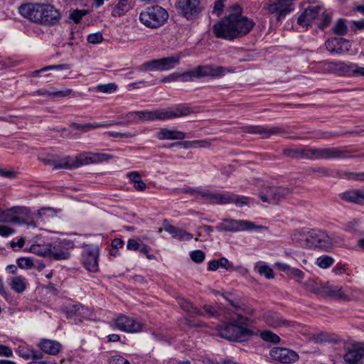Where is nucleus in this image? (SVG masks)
I'll use <instances>...</instances> for the list:
<instances>
[{
  "mask_svg": "<svg viewBox=\"0 0 364 364\" xmlns=\"http://www.w3.org/2000/svg\"><path fill=\"white\" fill-rule=\"evenodd\" d=\"M136 70L140 72L160 71L159 59H154L144 62Z\"/></svg>",
  "mask_w": 364,
  "mask_h": 364,
  "instance_id": "36",
  "label": "nucleus"
},
{
  "mask_svg": "<svg viewBox=\"0 0 364 364\" xmlns=\"http://www.w3.org/2000/svg\"><path fill=\"white\" fill-rule=\"evenodd\" d=\"M264 322L271 328L291 327L296 328L299 325L294 322L284 319L279 314L274 311H268L263 316Z\"/></svg>",
  "mask_w": 364,
  "mask_h": 364,
  "instance_id": "18",
  "label": "nucleus"
},
{
  "mask_svg": "<svg viewBox=\"0 0 364 364\" xmlns=\"http://www.w3.org/2000/svg\"><path fill=\"white\" fill-rule=\"evenodd\" d=\"M311 291L315 294L326 293L330 296L343 300H348L350 299L349 296L343 290V287L338 285L327 284L325 286L318 287L317 284H316L315 287L312 288Z\"/></svg>",
  "mask_w": 364,
  "mask_h": 364,
  "instance_id": "21",
  "label": "nucleus"
},
{
  "mask_svg": "<svg viewBox=\"0 0 364 364\" xmlns=\"http://www.w3.org/2000/svg\"><path fill=\"white\" fill-rule=\"evenodd\" d=\"M275 187H269L266 189L265 193H261L259 198L263 202L275 204V196L274 193Z\"/></svg>",
  "mask_w": 364,
  "mask_h": 364,
  "instance_id": "42",
  "label": "nucleus"
},
{
  "mask_svg": "<svg viewBox=\"0 0 364 364\" xmlns=\"http://www.w3.org/2000/svg\"><path fill=\"white\" fill-rule=\"evenodd\" d=\"M334 33L343 36L347 33V26L343 19H339L333 28Z\"/></svg>",
  "mask_w": 364,
  "mask_h": 364,
  "instance_id": "48",
  "label": "nucleus"
},
{
  "mask_svg": "<svg viewBox=\"0 0 364 364\" xmlns=\"http://www.w3.org/2000/svg\"><path fill=\"white\" fill-rule=\"evenodd\" d=\"M165 230L170 233L173 237L179 240L188 241L193 238V235L182 229L178 228L173 225H168L165 228Z\"/></svg>",
  "mask_w": 364,
  "mask_h": 364,
  "instance_id": "30",
  "label": "nucleus"
},
{
  "mask_svg": "<svg viewBox=\"0 0 364 364\" xmlns=\"http://www.w3.org/2000/svg\"><path fill=\"white\" fill-rule=\"evenodd\" d=\"M190 257L193 262L201 263L204 261L205 255L202 250H193L190 252Z\"/></svg>",
  "mask_w": 364,
  "mask_h": 364,
  "instance_id": "53",
  "label": "nucleus"
},
{
  "mask_svg": "<svg viewBox=\"0 0 364 364\" xmlns=\"http://www.w3.org/2000/svg\"><path fill=\"white\" fill-rule=\"evenodd\" d=\"M346 177L349 180H353V181H364V172H360V173H347Z\"/></svg>",
  "mask_w": 364,
  "mask_h": 364,
  "instance_id": "62",
  "label": "nucleus"
},
{
  "mask_svg": "<svg viewBox=\"0 0 364 364\" xmlns=\"http://www.w3.org/2000/svg\"><path fill=\"white\" fill-rule=\"evenodd\" d=\"M20 14L32 22L50 26L58 23L61 14L53 5L25 4L18 8Z\"/></svg>",
  "mask_w": 364,
  "mask_h": 364,
  "instance_id": "3",
  "label": "nucleus"
},
{
  "mask_svg": "<svg viewBox=\"0 0 364 364\" xmlns=\"http://www.w3.org/2000/svg\"><path fill=\"white\" fill-rule=\"evenodd\" d=\"M114 327L119 331L126 333H138L143 330V323L137 319L125 316L119 315L113 320Z\"/></svg>",
  "mask_w": 364,
  "mask_h": 364,
  "instance_id": "11",
  "label": "nucleus"
},
{
  "mask_svg": "<svg viewBox=\"0 0 364 364\" xmlns=\"http://www.w3.org/2000/svg\"><path fill=\"white\" fill-rule=\"evenodd\" d=\"M38 346L45 353L52 355H58L62 348L60 343L47 338L41 339Z\"/></svg>",
  "mask_w": 364,
  "mask_h": 364,
  "instance_id": "25",
  "label": "nucleus"
},
{
  "mask_svg": "<svg viewBox=\"0 0 364 364\" xmlns=\"http://www.w3.org/2000/svg\"><path fill=\"white\" fill-rule=\"evenodd\" d=\"M58 243L60 245V247H63L65 250L69 251L70 249L74 248L75 244L74 242L68 239H63L60 240Z\"/></svg>",
  "mask_w": 364,
  "mask_h": 364,
  "instance_id": "61",
  "label": "nucleus"
},
{
  "mask_svg": "<svg viewBox=\"0 0 364 364\" xmlns=\"http://www.w3.org/2000/svg\"><path fill=\"white\" fill-rule=\"evenodd\" d=\"M179 80L183 82H191L196 78L195 70H191L183 73H178Z\"/></svg>",
  "mask_w": 364,
  "mask_h": 364,
  "instance_id": "50",
  "label": "nucleus"
},
{
  "mask_svg": "<svg viewBox=\"0 0 364 364\" xmlns=\"http://www.w3.org/2000/svg\"><path fill=\"white\" fill-rule=\"evenodd\" d=\"M252 19L241 14H230L213 26V33L217 38L232 41L241 38L253 28Z\"/></svg>",
  "mask_w": 364,
  "mask_h": 364,
  "instance_id": "1",
  "label": "nucleus"
},
{
  "mask_svg": "<svg viewBox=\"0 0 364 364\" xmlns=\"http://www.w3.org/2000/svg\"><path fill=\"white\" fill-rule=\"evenodd\" d=\"M200 196L210 203L221 205L231 203L232 200V193L228 191L213 192L207 189L200 191Z\"/></svg>",
  "mask_w": 364,
  "mask_h": 364,
  "instance_id": "19",
  "label": "nucleus"
},
{
  "mask_svg": "<svg viewBox=\"0 0 364 364\" xmlns=\"http://www.w3.org/2000/svg\"><path fill=\"white\" fill-rule=\"evenodd\" d=\"M28 215H30V210L26 208L15 207L7 210L0 209V223L26 224L36 228V223L32 219H29Z\"/></svg>",
  "mask_w": 364,
  "mask_h": 364,
  "instance_id": "8",
  "label": "nucleus"
},
{
  "mask_svg": "<svg viewBox=\"0 0 364 364\" xmlns=\"http://www.w3.org/2000/svg\"><path fill=\"white\" fill-rule=\"evenodd\" d=\"M11 289L16 293H23L26 289V279L22 276H15L9 281Z\"/></svg>",
  "mask_w": 364,
  "mask_h": 364,
  "instance_id": "33",
  "label": "nucleus"
},
{
  "mask_svg": "<svg viewBox=\"0 0 364 364\" xmlns=\"http://www.w3.org/2000/svg\"><path fill=\"white\" fill-rule=\"evenodd\" d=\"M330 67L333 66L336 68L346 72H352L354 75L364 76V67H360L356 63H350L348 64L343 62L330 63Z\"/></svg>",
  "mask_w": 364,
  "mask_h": 364,
  "instance_id": "27",
  "label": "nucleus"
},
{
  "mask_svg": "<svg viewBox=\"0 0 364 364\" xmlns=\"http://www.w3.org/2000/svg\"><path fill=\"white\" fill-rule=\"evenodd\" d=\"M179 56H168L159 58L160 71L168 70L174 68L180 63Z\"/></svg>",
  "mask_w": 364,
  "mask_h": 364,
  "instance_id": "32",
  "label": "nucleus"
},
{
  "mask_svg": "<svg viewBox=\"0 0 364 364\" xmlns=\"http://www.w3.org/2000/svg\"><path fill=\"white\" fill-rule=\"evenodd\" d=\"M102 122H93L86 124L73 123L71 127L74 129L82 130L83 132H89L92 129L102 128Z\"/></svg>",
  "mask_w": 364,
  "mask_h": 364,
  "instance_id": "39",
  "label": "nucleus"
},
{
  "mask_svg": "<svg viewBox=\"0 0 364 364\" xmlns=\"http://www.w3.org/2000/svg\"><path fill=\"white\" fill-rule=\"evenodd\" d=\"M294 9L291 4H283L280 1L272 3L268 5L267 10L268 13L277 15V21H282L287 14Z\"/></svg>",
  "mask_w": 364,
  "mask_h": 364,
  "instance_id": "24",
  "label": "nucleus"
},
{
  "mask_svg": "<svg viewBox=\"0 0 364 364\" xmlns=\"http://www.w3.org/2000/svg\"><path fill=\"white\" fill-rule=\"evenodd\" d=\"M177 8L188 20L196 18L203 9L200 0H177Z\"/></svg>",
  "mask_w": 364,
  "mask_h": 364,
  "instance_id": "13",
  "label": "nucleus"
},
{
  "mask_svg": "<svg viewBox=\"0 0 364 364\" xmlns=\"http://www.w3.org/2000/svg\"><path fill=\"white\" fill-rule=\"evenodd\" d=\"M203 308L205 313L210 317H218L220 315V313L215 306L211 305H205Z\"/></svg>",
  "mask_w": 364,
  "mask_h": 364,
  "instance_id": "63",
  "label": "nucleus"
},
{
  "mask_svg": "<svg viewBox=\"0 0 364 364\" xmlns=\"http://www.w3.org/2000/svg\"><path fill=\"white\" fill-rule=\"evenodd\" d=\"M342 200L355 204L364 203V189H351L340 194Z\"/></svg>",
  "mask_w": 364,
  "mask_h": 364,
  "instance_id": "26",
  "label": "nucleus"
},
{
  "mask_svg": "<svg viewBox=\"0 0 364 364\" xmlns=\"http://www.w3.org/2000/svg\"><path fill=\"white\" fill-rule=\"evenodd\" d=\"M16 353L24 360H29L32 357V353H33V348L23 343L20 344L18 347L16 349Z\"/></svg>",
  "mask_w": 364,
  "mask_h": 364,
  "instance_id": "38",
  "label": "nucleus"
},
{
  "mask_svg": "<svg viewBox=\"0 0 364 364\" xmlns=\"http://www.w3.org/2000/svg\"><path fill=\"white\" fill-rule=\"evenodd\" d=\"M292 240L301 247L325 252L331 250L328 234L322 230L311 229L306 232L295 230L292 235Z\"/></svg>",
  "mask_w": 364,
  "mask_h": 364,
  "instance_id": "5",
  "label": "nucleus"
},
{
  "mask_svg": "<svg viewBox=\"0 0 364 364\" xmlns=\"http://www.w3.org/2000/svg\"><path fill=\"white\" fill-rule=\"evenodd\" d=\"M255 269L259 274L264 275L267 279H272L274 277L273 269L266 264L257 263Z\"/></svg>",
  "mask_w": 364,
  "mask_h": 364,
  "instance_id": "41",
  "label": "nucleus"
},
{
  "mask_svg": "<svg viewBox=\"0 0 364 364\" xmlns=\"http://www.w3.org/2000/svg\"><path fill=\"white\" fill-rule=\"evenodd\" d=\"M50 164L53 166L54 169L65 168L73 169L75 168L73 158L71 156H66L50 161Z\"/></svg>",
  "mask_w": 364,
  "mask_h": 364,
  "instance_id": "34",
  "label": "nucleus"
},
{
  "mask_svg": "<svg viewBox=\"0 0 364 364\" xmlns=\"http://www.w3.org/2000/svg\"><path fill=\"white\" fill-rule=\"evenodd\" d=\"M215 228L219 232H244L258 231L264 229L262 225H257L253 222L245 220L223 219Z\"/></svg>",
  "mask_w": 364,
  "mask_h": 364,
  "instance_id": "9",
  "label": "nucleus"
},
{
  "mask_svg": "<svg viewBox=\"0 0 364 364\" xmlns=\"http://www.w3.org/2000/svg\"><path fill=\"white\" fill-rule=\"evenodd\" d=\"M99 247L97 245H87L84 247L82 255V263L90 272H95L98 269Z\"/></svg>",
  "mask_w": 364,
  "mask_h": 364,
  "instance_id": "14",
  "label": "nucleus"
},
{
  "mask_svg": "<svg viewBox=\"0 0 364 364\" xmlns=\"http://www.w3.org/2000/svg\"><path fill=\"white\" fill-rule=\"evenodd\" d=\"M218 262L219 268H223L225 270H236L233 264L225 257H220L218 259Z\"/></svg>",
  "mask_w": 364,
  "mask_h": 364,
  "instance_id": "57",
  "label": "nucleus"
},
{
  "mask_svg": "<svg viewBox=\"0 0 364 364\" xmlns=\"http://www.w3.org/2000/svg\"><path fill=\"white\" fill-rule=\"evenodd\" d=\"M70 68L69 65L68 64H59V65H48L42 68L40 70H34L31 73L32 77H38L39 74L43 72L52 70H68Z\"/></svg>",
  "mask_w": 364,
  "mask_h": 364,
  "instance_id": "40",
  "label": "nucleus"
},
{
  "mask_svg": "<svg viewBox=\"0 0 364 364\" xmlns=\"http://www.w3.org/2000/svg\"><path fill=\"white\" fill-rule=\"evenodd\" d=\"M272 359L284 364L295 363L299 360V355L294 350L286 348L274 347L269 351Z\"/></svg>",
  "mask_w": 364,
  "mask_h": 364,
  "instance_id": "16",
  "label": "nucleus"
},
{
  "mask_svg": "<svg viewBox=\"0 0 364 364\" xmlns=\"http://www.w3.org/2000/svg\"><path fill=\"white\" fill-rule=\"evenodd\" d=\"M159 140H182L186 138V134L181 131L162 128L156 134Z\"/></svg>",
  "mask_w": 364,
  "mask_h": 364,
  "instance_id": "28",
  "label": "nucleus"
},
{
  "mask_svg": "<svg viewBox=\"0 0 364 364\" xmlns=\"http://www.w3.org/2000/svg\"><path fill=\"white\" fill-rule=\"evenodd\" d=\"M364 347L359 343H352L346 348L343 364H364Z\"/></svg>",
  "mask_w": 364,
  "mask_h": 364,
  "instance_id": "15",
  "label": "nucleus"
},
{
  "mask_svg": "<svg viewBox=\"0 0 364 364\" xmlns=\"http://www.w3.org/2000/svg\"><path fill=\"white\" fill-rule=\"evenodd\" d=\"M309 16L312 22L315 21L318 27L322 30L328 27L331 21V16L320 6H309L304 10V16Z\"/></svg>",
  "mask_w": 364,
  "mask_h": 364,
  "instance_id": "10",
  "label": "nucleus"
},
{
  "mask_svg": "<svg viewBox=\"0 0 364 364\" xmlns=\"http://www.w3.org/2000/svg\"><path fill=\"white\" fill-rule=\"evenodd\" d=\"M283 154L292 159L309 160L344 159L351 157L350 151L344 147L284 149Z\"/></svg>",
  "mask_w": 364,
  "mask_h": 364,
  "instance_id": "2",
  "label": "nucleus"
},
{
  "mask_svg": "<svg viewBox=\"0 0 364 364\" xmlns=\"http://www.w3.org/2000/svg\"><path fill=\"white\" fill-rule=\"evenodd\" d=\"M191 112V107L186 104H179L174 107L145 110L144 121H165L174 118L186 117Z\"/></svg>",
  "mask_w": 364,
  "mask_h": 364,
  "instance_id": "7",
  "label": "nucleus"
},
{
  "mask_svg": "<svg viewBox=\"0 0 364 364\" xmlns=\"http://www.w3.org/2000/svg\"><path fill=\"white\" fill-rule=\"evenodd\" d=\"M132 8L131 0H119L112 11L113 16H122Z\"/></svg>",
  "mask_w": 364,
  "mask_h": 364,
  "instance_id": "31",
  "label": "nucleus"
},
{
  "mask_svg": "<svg viewBox=\"0 0 364 364\" xmlns=\"http://www.w3.org/2000/svg\"><path fill=\"white\" fill-rule=\"evenodd\" d=\"M311 340L316 343H323L331 341V336L325 332L314 334L311 336Z\"/></svg>",
  "mask_w": 364,
  "mask_h": 364,
  "instance_id": "47",
  "label": "nucleus"
},
{
  "mask_svg": "<svg viewBox=\"0 0 364 364\" xmlns=\"http://www.w3.org/2000/svg\"><path fill=\"white\" fill-rule=\"evenodd\" d=\"M181 307L186 311L191 312L198 315H203V313L196 307L193 306L192 304L188 301L182 299L178 301Z\"/></svg>",
  "mask_w": 364,
  "mask_h": 364,
  "instance_id": "43",
  "label": "nucleus"
},
{
  "mask_svg": "<svg viewBox=\"0 0 364 364\" xmlns=\"http://www.w3.org/2000/svg\"><path fill=\"white\" fill-rule=\"evenodd\" d=\"M274 198H275V204L277 203L280 200L284 198L286 196L290 193V189L288 188L279 186L275 187L274 190Z\"/></svg>",
  "mask_w": 364,
  "mask_h": 364,
  "instance_id": "46",
  "label": "nucleus"
},
{
  "mask_svg": "<svg viewBox=\"0 0 364 364\" xmlns=\"http://www.w3.org/2000/svg\"><path fill=\"white\" fill-rule=\"evenodd\" d=\"M196 78L203 77H218L225 75V69L215 65H200L194 68Z\"/></svg>",
  "mask_w": 364,
  "mask_h": 364,
  "instance_id": "22",
  "label": "nucleus"
},
{
  "mask_svg": "<svg viewBox=\"0 0 364 364\" xmlns=\"http://www.w3.org/2000/svg\"><path fill=\"white\" fill-rule=\"evenodd\" d=\"M113 156L102 153L82 152L73 158L75 168L90 164L102 163L112 159Z\"/></svg>",
  "mask_w": 364,
  "mask_h": 364,
  "instance_id": "12",
  "label": "nucleus"
},
{
  "mask_svg": "<svg viewBox=\"0 0 364 364\" xmlns=\"http://www.w3.org/2000/svg\"><path fill=\"white\" fill-rule=\"evenodd\" d=\"M96 89L97 91L103 93H113L117 90V85L115 83L98 85Z\"/></svg>",
  "mask_w": 364,
  "mask_h": 364,
  "instance_id": "51",
  "label": "nucleus"
},
{
  "mask_svg": "<svg viewBox=\"0 0 364 364\" xmlns=\"http://www.w3.org/2000/svg\"><path fill=\"white\" fill-rule=\"evenodd\" d=\"M65 314L68 318L76 317L81 322L82 318H87L91 315L88 307L77 303L66 307Z\"/></svg>",
  "mask_w": 364,
  "mask_h": 364,
  "instance_id": "23",
  "label": "nucleus"
},
{
  "mask_svg": "<svg viewBox=\"0 0 364 364\" xmlns=\"http://www.w3.org/2000/svg\"><path fill=\"white\" fill-rule=\"evenodd\" d=\"M334 262V259L328 255H322L317 258L316 264L321 268L327 269Z\"/></svg>",
  "mask_w": 364,
  "mask_h": 364,
  "instance_id": "44",
  "label": "nucleus"
},
{
  "mask_svg": "<svg viewBox=\"0 0 364 364\" xmlns=\"http://www.w3.org/2000/svg\"><path fill=\"white\" fill-rule=\"evenodd\" d=\"M251 326L250 319L240 314H235L229 321L222 323L218 329L223 338L243 342L252 335Z\"/></svg>",
  "mask_w": 364,
  "mask_h": 364,
  "instance_id": "4",
  "label": "nucleus"
},
{
  "mask_svg": "<svg viewBox=\"0 0 364 364\" xmlns=\"http://www.w3.org/2000/svg\"><path fill=\"white\" fill-rule=\"evenodd\" d=\"M329 239L331 240V250L335 246V245H341L343 242V239L335 234L333 233L331 235H328Z\"/></svg>",
  "mask_w": 364,
  "mask_h": 364,
  "instance_id": "59",
  "label": "nucleus"
},
{
  "mask_svg": "<svg viewBox=\"0 0 364 364\" xmlns=\"http://www.w3.org/2000/svg\"><path fill=\"white\" fill-rule=\"evenodd\" d=\"M16 263L20 268L30 269L33 267V262L30 258L20 257L17 259Z\"/></svg>",
  "mask_w": 364,
  "mask_h": 364,
  "instance_id": "54",
  "label": "nucleus"
},
{
  "mask_svg": "<svg viewBox=\"0 0 364 364\" xmlns=\"http://www.w3.org/2000/svg\"><path fill=\"white\" fill-rule=\"evenodd\" d=\"M103 40V36L101 32L89 34L87 37V42L92 44H99L102 43Z\"/></svg>",
  "mask_w": 364,
  "mask_h": 364,
  "instance_id": "55",
  "label": "nucleus"
},
{
  "mask_svg": "<svg viewBox=\"0 0 364 364\" xmlns=\"http://www.w3.org/2000/svg\"><path fill=\"white\" fill-rule=\"evenodd\" d=\"M88 14L87 10L82 9H75L70 12V18L73 20L75 23H79L82 18L83 16H86Z\"/></svg>",
  "mask_w": 364,
  "mask_h": 364,
  "instance_id": "45",
  "label": "nucleus"
},
{
  "mask_svg": "<svg viewBox=\"0 0 364 364\" xmlns=\"http://www.w3.org/2000/svg\"><path fill=\"white\" fill-rule=\"evenodd\" d=\"M304 16V11L298 17L297 23L300 26L307 27L308 26H309L312 23V21L311 20L309 16Z\"/></svg>",
  "mask_w": 364,
  "mask_h": 364,
  "instance_id": "60",
  "label": "nucleus"
},
{
  "mask_svg": "<svg viewBox=\"0 0 364 364\" xmlns=\"http://www.w3.org/2000/svg\"><path fill=\"white\" fill-rule=\"evenodd\" d=\"M168 16V13L164 8L159 5H152L140 12L139 20L146 28L155 29L164 25Z\"/></svg>",
  "mask_w": 364,
  "mask_h": 364,
  "instance_id": "6",
  "label": "nucleus"
},
{
  "mask_svg": "<svg viewBox=\"0 0 364 364\" xmlns=\"http://www.w3.org/2000/svg\"><path fill=\"white\" fill-rule=\"evenodd\" d=\"M289 275L297 282L300 283L304 279V273L299 269L291 268L289 269Z\"/></svg>",
  "mask_w": 364,
  "mask_h": 364,
  "instance_id": "56",
  "label": "nucleus"
},
{
  "mask_svg": "<svg viewBox=\"0 0 364 364\" xmlns=\"http://www.w3.org/2000/svg\"><path fill=\"white\" fill-rule=\"evenodd\" d=\"M31 251L38 255L48 257L50 255V244L39 245L34 244L31 247Z\"/></svg>",
  "mask_w": 364,
  "mask_h": 364,
  "instance_id": "37",
  "label": "nucleus"
},
{
  "mask_svg": "<svg viewBox=\"0 0 364 364\" xmlns=\"http://www.w3.org/2000/svg\"><path fill=\"white\" fill-rule=\"evenodd\" d=\"M326 49L331 53L344 54L350 50V42L343 38H333L326 41Z\"/></svg>",
  "mask_w": 364,
  "mask_h": 364,
  "instance_id": "20",
  "label": "nucleus"
},
{
  "mask_svg": "<svg viewBox=\"0 0 364 364\" xmlns=\"http://www.w3.org/2000/svg\"><path fill=\"white\" fill-rule=\"evenodd\" d=\"M260 336H261V338L264 341H269V342L277 343H279L280 341L279 337L277 334H275L269 331H264L262 332Z\"/></svg>",
  "mask_w": 364,
  "mask_h": 364,
  "instance_id": "52",
  "label": "nucleus"
},
{
  "mask_svg": "<svg viewBox=\"0 0 364 364\" xmlns=\"http://www.w3.org/2000/svg\"><path fill=\"white\" fill-rule=\"evenodd\" d=\"M231 203H235L237 207H242L249 205V198L245 196H240L232 193Z\"/></svg>",
  "mask_w": 364,
  "mask_h": 364,
  "instance_id": "49",
  "label": "nucleus"
},
{
  "mask_svg": "<svg viewBox=\"0 0 364 364\" xmlns=\"http://www.w3.org/2000/svg\"><path fill=\"white\" fill-rule=\"evenodd\" d=\"M250 134H259L263 139H267L273 135L282 136L285 134V131L279 127L267 125H252L246 128Z\"/></svg>",
  "mask_w": 364,
  "mask_h": 364,
  "instance_id": "17",
  "label": "nucleus"
},
{
  "mask_svg": "<svg viewBox=\"0 0 364 364\" xmlns=\"http://www.w3.org/2000/svg\"><path fill=\"white\" fill-rule=\"evenodd\" d=\"M109 364H130L129 362L122 356H114L112 357Z\"/></svg>",
  "mask_w": 364,
  "mask_h": 364,
  "instance_id": "64",
  "label": "nucleus"
},
{
  "mask_svg": "<svg viewBox=\"0 0 364 364\" xmlns=\"http://www.w3.org/2000/svg\"><path fill=\"white\" fill-rule=\"evenodd\" d=\"M108 136L117 138V137H124V138H132L135 136L134 134H132L131 132H113L109 131L106 133Z\"/></svg>",
  "mask_w": 364,
  "mask_h": 364,
  "instance_id": "58",
  "label": "nucleus"
},
{
  "mask_svg": "<svg viewBox=\"0 0 364 364\" xmlns=\"http://www.w3.org/2000/svg\"><path fill=\"white\" fill-rule=\"evenodd\" d=\"M70 252L60 247V245L55 242L50 244V257L55 260L67 259L70 257Z\"/></svg>",
  "mask_w": 364,
  "mask_h": 364,
  "instance_id": "29",
  "label": "nucleus"
},
{
  "mask_svg": "<svg viewBox=\"0 0 364 364\" xmlns=\"http://www.w3.org/2000/svg\"><path fill=\"white\" fill-rule=\"evenodd\" d=\"M129 180L134 183L136 190L143 191L146 188V183L141 180V175L137 171H132L127 173Z\"/></svg>",
  "mask_w": 364,
  "mask_h": 364,
  "instance_id": "35",
  "label": "nucleus"
}]
</instances>
